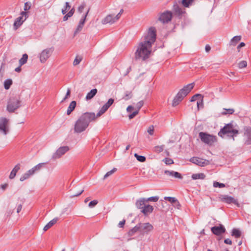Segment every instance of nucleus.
I'll return each mask as SVG.
<instances>
[{
  "label": "nucleus",
  "mask_w": 251,
  "mask_h": 251,
  "mask_svg": "<svg viewBox=\"0 0 251 251\" xmlns=\"http://www.w3.org/2000/svg\"><path fill=\"white\" fill-rule=\"evenodd\" d=\"M155 40L156 29L154 27H151L147 34L144 36V40L137 47L135 53V59L144 61L148 58L151 53L152 45Z\"/></svg>",
  "instance_id": "1"
},
{
  "label": "nucleus",
  "mask_w": 251,
  "mask_h": 251,
  "mask_svg": "<svg viewBox=\"0 0 251 251\" xmlns=\"http://www.w3.org/2000/svg\"><path fill=\"white\" fill-rule=\"evenodd\" d=\"M97 117L93 112H86L82 114L75 122L74 132L80 133L87 128L90 123L94 121Z\"/></svg>",
  "instance_id": "2"
},
{
  "label": "nucleus",
  "mask_w": 251,
  "mask_h": 251,
  "mask_svg": "<svg viewBox=\"0 0 251 251\" xmlns=\"http://www.w3.org/2000/svg\"><path fill=\"white\" fill-rule=\"evenodd\" d=\"M239 134V130L236 125L233 123L226 124L218 132V135L222 138L226 135L228 137L232 138L234 140V137Z\"/></svg>",
  "instance_id": "3"
},
{
  "label": "nucleus",
  "mask_w": 251,
  "mask_h": 251,
  "mask_svg": "<svg viewBox=\"0 0 251 251\" xmlns=\"http://www.w3.org/2000/svg\"><path fill=\"white\" fill-rule=\"evenodd\" d=\"M20 106L21 100L19 98L12 97L8 100L6 109L9 113H13Z\"/></svg>",
  "instance_id": "4"
},
{
  "label": "nucleus",
  "mask_w": 251,
  "mask_h": 251,
  "mask_svg": "<svg viewBox=\"0 0 251 251\" xmlns=\"http://www.w3.org/2000/svg\"><path fill=\"white\" fill-rule=\"evenodd\" d=\"M199 136L202 142L210 146H212L215 142H217L216 136L206 132H200Z\"/></svg>",
  "instance_id": "5"
},
{
  "label": "nucleus",
  "mask_w": 251,
  "mask_h": 251,
  "mask_svg": "<svg viewBox=\"0 0 251 251\" xmlns=\"http://www.w3.org/2000/svg\"><path fill=\"white\" fill-rule=\"evenodd\" d=\"M54 50L53 47L47 48L42 51L39 54L40 61L41 63H45L51 56Z\"/></svg>",
  "instance_id": "6"
},
{
  "label": "nucleus",
  "mask_w": 251,
  "mask_h": 251,
  "mask_svg": "<svg viewBox=\"0 0 251 251\" xmlns=\"http://www.w3.org/2000/svg\"><path fill=\"white\" fill-rule=\"evenodd\" d=\"M172 10L174 15L179 19L181 18L183 15L185 14V9L182 8L176 1L174 2Z\"/></svg>",
  "instance_id": "7"
},
{
  "label": "nucleus",
  "mask_w": 251,
  "mask_h": 251,
  "mask_svg": "<svg viewBox=\"0 0 251 251\" xmlns=\"http://www.w3.org/2000/svg\"><path fill=\"white\" fill-rule=\"evenodd\" d=\"M172 16V12L167 10L160 13L158 20L163 24L168 23L171 21Z\"/></svg>",
  "instance_id": "8"
},
{
  "label": "nucleus",
  "mask_w": 251,
  "mask_h": 251,
  "mask_svg": "<svg viewBox=\"0 0 251 251\" xmlns=\"http://www.w3.org/2000/svg\"><path fill=\"white\" fill-rule=\"evenodd\" d=\"M8 122L9 120L6 118H0V131L4 135L9 132Z\"/></svg>",
  "instance_id": "9"
},
{
  "label": "nucleus",
  "mask_w": 251,
  "mask_h": 251,
  "mask_svg": "<svg viewBox=\"0 0 251 251\" xmlns=\"http://www.w3.org/2000/svg\"><path fill=\"white\" fill-rule=\"evenodd\" d=\"M69 150L68 146H63L58 148L56 151L52 154L51 159L55 160L60 158L63 155Z\"/></svg>",
  "instance_id": "10"
},
{
  "label": "nucleus",
  "mask_w": 251,
  "mask_h": 251,
  "mask_svg": "<svg viewBox=\"0 0 251 251\" xmlns=\"http://www.w3.org/2000/svg\"><path fill=\"white\" fill-rule=\"evenodd\" d=\"M21 15V16L18 17L14 22L13 25L15 30L22 25L24 20H25L27 17V13L26 12H22Z\"/></svg>",
  "instance_id": "11"
},
{
  "label": "nucleus",
  "mask_w": 251,
  "mask_h": 251,
  "mask_svg": "<svg viewBox=\"0 0 251 251\" xmlns=\"http://www.w3.org/2000/svg\"><path fill=\"white\" fill-rule=\"evenodd\" d=\"M140 233L144 235L148 234L153 229V226L149 223H140Z\"/></svg>",
  "instance_id": "12"
},
{
  "label": "nucleus",
  "mask_w": 251,
  "mask_h": 251,
  "mask_svg": "<svg viewBox=\"0 0 251 251\" xmlns=\"http://www.w3.org/2000/svg\"><path fill=\"white\" fill-rule=\"evenodd\" d=\"M114 102V100L113 99H109L107 102L104 104L102 107L100 108V109L99 110L98 113H97V115L96 116L97 117H100L102 114L104 113L109 108V107Z\"/></svg>",
  "instance_id": "13"
},
{
  "label": "nucleus",
  "mask_w": 251,
  "mask_h": 251,
  "mask_svg": "<svg viewBox=\"0 0 251 251\" xmlns=\"http://www.w3.org/2000/svg\"><path fill=\"white\" fill-rule=\"evenodd\" d=\"M212 232L216 235H220L226 231V228L223 225L220 224L219 226H214L211 228Z\"/></svg>",
  "instance_id": "14"
},
{
  "label": "nucleus",
  "mask_w": 251,
  "mask_h": 251,
  "mask_svg": "<svg viewBox=\"0 0 251 251\" xmlns=\"http://www.w3.org/2000/svg\"><path fill=\"white\" fill-rule=\"evenodd\" d=\"M195 85L194 83H191L187 84L183 88H182L179 92L182 94L183 96H186L191 91V90L194 88Z\"/></svg>",
  "instance_id": "15"
},
{
  "label": "nucleus",
  "mask_w": 251,
  "mask_h": 251,
  "mask_svg": "<svg viewBox=\"0 0 251 251\" xmlns=\"http://www.w3.org/2000/svg\"><path fill=\"white\" fill-rule=\"evenodd\" d=\"M46 164V163H41L37 164V165H36L35 166H34V167H33L32 168L28 171L29 175H30L31 176L33 175L35 173L39 171L43 167L45 166Z\"/></svg>",
  "instance_id": "16"
},
{
  "label": "nucleus",
  "mask_w": 251,
  "mask_h": 251,
  "mask_svg": "<svg viewBox=\"0 0 251 251\" xmlns=\"http://www.w3.org/2000/svg\"><path fill=\"white\" fill-rule=\"evenodd\" d=\"M88 12H89V10L87 11V12L86 13V14L83 16L82 18L80 20L79 24L77 25V27L75 32V34H76V33H77L78 32H79V31H80L82 30V29L83 27L84 24L85 23V22L86 18L87 16Z\"/></svg>",
  "instance_id": "17"
},
{
  "label": "nucleus",
  "mask_w": 251,
  "mask_h": 251,
  "mask_svg": "<svg viewBox=\"0 0 251 251\" xmlns=\"http://www.w3.org/2000/svg\"><path fill=\"white\" fill-rule=\"evenodd\" d=\"M190 161L200 166H204L208 163H206V160L198 157H192Z\"/></svg>",
  "instance_id": "18"
},
{
  "label": "nucleus",
  "mask_w": 251,
  "mask_h": 251,
  "mask_svg": "<svg viewBox=\"0 0 251 251\" xmlns=\"http://www.w3.org/2000/svg\"><path fill=\"white\" fill-rule=\"evenodd\" d=\"M164 173L165 174L168 176H173L176 178L182 179L183 178L181 175L177 172H175L174 171L165 170L164 171Z\"/></svg>",
  "instance_id": "19"
},
{
  "label": "nucleus",
  "mask_w": 251,
  "mask_h": 251,
  "mask_svg": "<svg viewBox=\"0 0 251 251\" xmlns=\"http://www.w3.org/2000/svg\"><path fill=\"white\" fill-rule=\"evenodd\" d=\"M185 96L181 94H180L179 92L176 95V96L175 97L173 103V106H176L179 104V103L183 99Z\"/></svg>",
  "instance_id": "20"
},
{
  "label": "nucleus",
  "mask_w": 251,
  "mask_h": 251,
  "mask_svg": "<svg viewBox=\"0 0 251 251\" xmlns=\"http://www.w3.org/2000/svg\"><path fill=\"white\" fill-rule=\"evenodd\" d=\"M153 207L149 204L144 205V207L141 210V212L144 214V215L147 216L149 214L152 212L153 210Z\"/></svg>",
  "instance_id": "21"
},
{
  "label": "nucleus",
  "mask_w": 251,
  "mask_h": 251,
  "mask_svg": "<svg viewBox=\"0 0 251 251\" xmlns=\"http://www.w3.org/2000/svg\"><path fill=\"white\" fill-rule=\"evenodd\" d=\"M146 202H147L146 198H140L136 201L135 205L137 208L142 210L144 205H146Z\"/></svg>",
  "instance_id": "22"
},
{
  "label": "nucleus",
  "mask_w": 251,
  "mask_h": 251,
  "mask_svg": "<svg viewBox=\"0 0 251 251\" xmlns=\"http://www.w3.org/2000/svg\"><path fill=\"white\" fill-rule=\"evenodd\" d=\"M245 135L247 137L246 143L247 145L251 144V127H246L245 128Z\"/></svg>",
  "instance_id": "23"
},
{
  "label": "nucleus",
  "mask_w": 251,
  "mask_h": 251,
  "mask_svg": "<svg viewBox=\"0 0 251 251\" xmlns=\"http://www.w3.org/2000/svg\"><path fill=\"white\" fill-rule=\"evenodd\" d=\"M222 200L223 201L227 203H236V201L232 197L227 195H223L222 197Z\"/></svg>",
  "instance_id": "24"
},
{
  "label": "nucleus",
  "mask_w": 251,
  "mask_h": 251,
  "mask_svg": "<svg viewBox=\"0 0 251 251\" xmlns=\"http://www.w3.org/2000/svg\"><path fill=\"white\" fill-rule=\"evenodd\" d=\"M102 24H113L115 22L114 15L112 14H110L107 15L104 19L102 20Z\"/></svg>",
  "instance_id": "25"
},
{
  "label": "nucleus",
  "mask_w": 251,
  "mask_h": 251,
  "mask_svg": "<svg viewBox=\"0 0 251 251\" xmlns=\"http://www.w3.org/2000/svg\"><path fill=\"white\" fill-rule=\"evenodd\" d=\"M20 165L19 164H17L14 168L13 169V170L11 171V173L9 176V178L10 179H13L16 176L17 172L20 170Z\"/></svg>",
  "instance_id": "26"
},
{
  "label": "nucleus",
  "mask_w": 251,
  "mask_h": 251,
  "mask_svg": "<svg viewBox=\"0 0 251 251\" xmlns=\"http://www.w3.org/2000/svg\"><path fill=\"white\" fill-rule=\"evenodd\" d=\"M58 220V218H55L53 219L52 220L50 221L44 227V230L47 231L53 225H54L57 221Z\"/></svg>",
  "instance_id": "27"
},
{
  "label": "nucleus",
  "mask_w": 251,
  "mask_h": 251,
  "mask_svg": "<svg viewBox=\"0 0 251 251\" xmlns=\"http://www.w3.org/2000/svg\"><path fill=\"white\" fill-rule=\"evenodd\" d=\"M76 105V102L75 101H72L69 104V106L68 108L67 111V114L68 115H70L72 112H73L75 109Z\"/></svg>",
  "instance_id": "28"
},
{
  "label": "nucleus",
  "mask_w": 251,
  "mask_h": 251,
  "mask_svg": "<svg viewBox=\"0 0 251 251\" xmlns=\"http://www.w3.org/2000/svg\"><path fill=\"white\" fill-rule=\"evenodd\" d=\"M98 91L97 89L91 90L86 95V100H89L92 99L97 94Z\"/></svg>",
  "instance_id": "29"
},
{
  "label": "nucleus",
  "mask_w": 251,
  "mask_h": 251,
  "mask_svg": "<svg viewBox=\"0 0 251 251\" xmlns=\"http://www.w3.org/2000/svg\"><path fill=\"white\" fill-rule=\"evenodd\" d=\"M196 0H181L179 2H181L184 7H189L192 5L193 2Z\"/></svg>",
  "instance_id": "30"
},
{
  "label": "nucleus",
  "mask_w": 251,
  "mask_h": 251,
  "mask_svg": "<svg viewBox=\"0 0 251 251\" xmlns=\"http://www.w3.org/2000/svg\"><path fill=\"white\" fill-rule=\"evenodd\" d=\"M205 177V175L203 173L194 174L192 175V178L196 179H203Z\"/></svg>",
  "instance_id": "31"
},
{
  "label": "nucleus",
  "mask_w": 251,
  "mask_h": 251,
  "mask_svg": "<svg viewBox=\"0 0 251 251\" xmlns=\"http://www.w3.org/2000/svg\"><path fill=\"white\" fill-rule=\"evenodd\" d=\"M12 83L13 81L11 79H7L5 80L3 83L4 88L6 90H8L10 88Z\"/></svg>",
  "instance_id": "32"
},
{
  "label": "nucleus",
  "mask_w": 251,
  "mask_h": 251,
  "mask_svg": "<svg viewBox=\"0 0 251 251\" xmlns=\"http://www.w3.org/2000/svg\"><path fill=\"white\" fill-rule=\"evenodd\" d=\"M138 231H139L140 232V224H137L133 228H132L131 230H130L129 231V235L132 236L135 232H136Z\"/></svg>",
  "instance_id": "33"
},
{
  "label": "nucleus",
  "mask_w": 251,
  "mask_h": 251,
  "mask_svg": "<svg viewBox=\"0 0 251 251\" xmlns=\"http://www.w3.org/2000/svg\"><path fill=\"white\" fill-rule=\"evenodd\" d=\"M28 59V55L27 54L25 53L23 55L22 57L19 60V64L20 66L25 64L27 62Z\"/></svg>",
  "instance_id": "34"
},
{
  "label": "nucleus",
  "mask_w": 251,
  "mask_h": 251,
  "mask_svg": "<svg viewBox=\"0 0 251 251\" xmlns=\"http://www.w3.org/2000/svg\"><path fill=\"white\" fill-rule=\"evenodd\" d=\"M231 235L235 238H239L241 235V231L236 228H233L232 230Z\"/></svg>",
  "instance_id": "35"
},
{
  "label": "nucleus",
  "mask_w": 251,
  "mask_h": 251,
  "mask_svg": "<svg viewBox=\"0 0 251 251\" xmlns=\"http://www.w3.org/2000/svg\"><path fill=\"white\" fill-rule=\"evenodd\" d=\"M164 149V145L157 146L154 148L153 151L156 153L162 152Z\"/></svg>",
  "instance_id": "36"
},
{
  "label": "nucleus",
  "mask_w": 251,
  "mask_h": 251,
  "mask_svg": "<svg viewBox=\"0 0 251 251\" xmlns=\"http://www.w3.org/2000/svg\"><path fill=\"white\" fill-rule=\"evenodd\" d=\"M134 156L138 161L141 162H144L146 161V157L144 156L139 155L137 153H135Z\"/></svg>",
  "instance_id": "37"
},
{
  "label": "nucleus",
  "mask_w": 251,
  "mask_h": 251,
  "mask_svg": "<svg viewBox=\"0 0 251 251\" xmlns=\"http://www.w3.org/2000/svg\"><path fill=\"white\" fill-rule=\"evenodd\" d=\"M31 175H29L28 171H27L20 177V180L23 181L25 180L28 178Z\"/></svg>",
  "instance_id": "38"
},
{
  "label": "nucleus",
  "mask_w": 251,
  "mask_h": 251,
  "mask_svg": "<svg viewBox=\"0 0 251 251\" xmlns=\"http://www.w3.org/2000/svg\"><path fill=\"white\" fill-rule=\"evenodd\" d=\"M241 39V37L240 36H235L232 38L231 40V42L234 44H236L238 42H239Z\"/></svg>",
  "instance_id": "39"
},
{
  "label": "nucleus",
  "mask_w": 251,
  "mask_h": 251,
  "mask_svg": "<svg viewBox=\"0 0 251 251\" xmlns=\"http://www.w3.org/2000/svg\"><path fill=\"white\" fill-rule=\"evenodd\" d=\"M224 110L226 111V112H225V111L223 112H222L223 115H226L227 114H232L234 112V110L232 108H229V109L224 108Z\"/></svg>",
  "instance_id": "40"
},
{
  "label": "nucleus",
  "mask_w": 251,
  "mask_h": 251,
  "mask_svg": "<svg viewBox=\"0 0 251 251\" xmlns=\"http://www.w3.org/2000/svg\"><path fill=\"white\" fill-rule=\"evenodd\" d=\"M165 200H167L170 201L172 203H174L175 202H176V200H177L176 198L171 197H165L164 198Z\"/></svg>",
  "instance_id": "41"
},
{
  "label": "nucleus",
  "mask_w": 251,
  "mask_h": 251,
  "mask_svg": "<svg viewBox=\"0 0 251 251\" xmlns=\"http://www.w3.org/2000/svg\"><path fill=\"white\" fill-rule=\"evenodd\" d=\"M247 63L246 61H241L238 64V67L240 69H242L247 67Z\"/></svg>",
  "instance_id": "42"
},
{
  "label": "nucleus",
  "mask_w": 251,
  "mask_h": 251,
  "mask_svg": "<svg viewBox=\"0 0 251 251\" xmlns=\"http://www.w3.org/2000/svg\"><path fill=\"white\" fill-rule=\"evenodd\" d=\"M158 200H159V197L154 196V197H151L146 199V201H147V202L149 201L156 202Z\"/></svg>",
  "instance_id": "43"
},
{
  "label": "nucleus",
  "mask_w": 251,
  "mask_h": 251,
  "mask_svg": "<svg viewBox=\"0 0 251 251\" xmlns=\"http://www.w3.org/2000/svg\"><path fill=\"white\" fill-rule=\"evenodd\" d=\"M81 60H82V57L76 56L74 61L73 65L74 66H76V65L79 64L80 63V62L81 61Z\"/></svg>",
  "instance_id": "44"
},
{
  "label": "nucleus",
  "mask_w": 251,
  "mask_h": 251,
  "mask_svg": "<svg viewBox=\"0 0 251 251\" xmlns=\"http://www.w3.org/2000/svg\"><path fill=\"white\" fill-rule=\"evenodd\" d=\"M213 186L214 187L224 188L225 187V184L224 183H219L218 182H214Z\"/></svg>",
  "instance_id": "45"
},
{
  "label": "nucleus",
  "mask_w": 251,
  "mask_h": 251,
  "mask_svg": "<svg viewBox=\"0 0 251 251\" xmlns=\"http://www.w3.org/2000/svg\"><path fill=\"white\" fill-rule=\"evenodd\" d=\"M117 169L116 168H113L112 170L106 173V174L104 176V179L106 178L108 176H109L110 175H111L113 173H114L115 171H116Z\"/></svg>",
  "instance_id": "46"
},
{
  "label": "nucleus",
  "mask_w": 251,
  "mask_h": 251,
  "mask_svg": "<svg viewBox=\"0 0 251 251\" xmlns=\"http://www.w3.org/2000/svg\"><path fill=\"white\" fill-rule=\"evenodd\" d=\"M163 161L165 162V163L167 165H171L174 163V161L171 158H165Z\"/></svg>",
  "instance_id": "47"
},
{
  "label": "nucleus",
  "mask_w": 251,
  "mask_h": 251,
  "mask_svg": "<svg viewBox=\"0 0 251 251\" xmlns=\"http://www.w3.org/2000/svg\"><path fill=\"white\" fill-rule=\"evenodd\" d=\"M98 203V201L97 200H93L90 201L88 204L89 207L90 208H93L95 207Z\"/></svg>",
  "instance_id": "48"
},
{
  "label": "nucleus",
  "mask_w": 251,
  "mask_h": 251,
  "mask_svg": "<svg viewBox=\"0 0 251 251\" xmlns=\"http://www.w3.org/2000/svg\"><path fill=\"white\" fill-rule=\"evenodd\" d=\"M132 97L131 93V92H126V95H125L124 97L123 98L124 100H127L129 99H130Z\"/></svg>",
  "instance_id": "49"
},
{
  "label": "nucleus",
  "mask_w": 251,
  "mask_h": 251,
  "mask_svg": "<svg viewBox=\"0 0 251 251\" xmlns=\"http://www.w3.org/2000/svg\"><path fill=\"white\" fill-rule=\"evenodd\" d=\"M148 132L151 135H152L154 132V127L153 126H151L148 129Z\"/></svg>",
  "instance_id": "50"
},
{
  "label": "nucleus",
  "mask_w": 251,
  "mask_h": 251,
  "mask_svg": "<svg viewBox=\"0 0 251 251\" xmlns=\"http://www.w3.org/2000/svg\"><path fill=\"white\" fill-rule=\"evenodd\" d=\"M143 104H144L143 101L141 100V101H140L139 102H138L137 103L136 106V108H137V110L139 111L140 108L143 106Z\"/></svg>",
  "instance_id": "51"
},
{
  "label": "nucleus",
  "mask_w": 251,
  "mask_h": 251,
  "mask_svg": "<svg viewBox=\"0 0 251 251\" xmlns=\"http://www.w3.org/2000/svg\"><path fill=\"white\" fill-rule=\"evenodd\" d=\"M86 4L85 3H83L81 4L78 8V11L79 13H82L84 10V7H85Z\"/></svg>",
  "instance_id": "52"
},
{
  "label": "nucleus",
  "mask_w": 251,
  "mask_h": 251,
  "mask_svg": "<svg viewBox=\"0 0 251 251\" xmlns=\"http://www.w3.org/2000/svg\"><path fill=\"white\" fill-rule=\"evenodd\" d=\"M31 7V3L30 2H26L25 3L24 5V10L26 11L30 9Z\"/></svg>",
  "instance_id": "53"
},
{
  "label": "nucleus",
  "mask_w": 251,
  "mask_h": 251,
  "mask_svg": "<svg viewBox=\"0 0 251 251\" xmlns=\"http://www.w3.org/2000/svg\"><path fill=\"white\" fill-rule=\"evenodd\" d=\"M201 95L196 94L194 95L191 99V101H195L197 100L198 98H201Z\"/></svg>",
  "instance_id": "54"
},
{
  "label": "nucleus",
  "mask_w": 251,
  "mask_h": 251,
  "mask_svg": "<svg viewBox=\"0 0 251 251\" xmlns=\"http://www.w3.org/2000/svg\"><path fill=\"white\" fill-rule=\"evenodd\" d=\"M138 112H139V111L136 110L135 111H134L133 112H132L131 114H130L129 115V118L130 119L133 118L136 115L138 114Z\"/></svg>",
  "instance_id": "55"
},
{
  "label": "nucleus",
  "mask_w": 251,
  "mask_h": 251,
  "mask_svg": "<svg viewBox=\"0 0 251 251\" xmlns=\"http://www.w3.org/2000/svg\"><path fill=\"white\" fill-rule=\"evenodd\" d=\"M173 205L177 209H179L181 207V205L178 200H176V202H175L174 203H173Z\"/></svg>",
  "instance_id": "56"
},
{
  "label": "nucleus",
  "mask_w": 251,
  "mask_h": 251,
  "mask_svg": "<svg viewBox=\"0 0 251 251\" xmlns=\"http://www.w3.org/2000/svg\"><path fill=\"white\" fill-rule=\"evenodd\" d=\"M71 13H67L66 14L64 15L63 18V21H67L69 18L71 17L72 16L70 15Z\"/></svg>",
  "instance_id": "57"
},
{
  "label": "nucleus",
  "mask_w": 251,
  "mask_h": 251,
  "mask_svg": "<svg viewBox=\"0 0 251 251\" xmlns=\"http://www.w3.org/2000/svg\"><path fill=\"white\" fill-rule=\"evenodd\" d=\"M64 8L66 10V11H68L71 8V5H70L68 2H65V5L64 7Z\"/></svg>",
  "instance_id": "58"
},
{
  "label": "nucleus",
  "mask_w": 251,
  "mask_h": 251,
  "mask_svg": "<svg viewBox=\"0 0 251 251\" xmlns=\"http://www.w3.org/2000/svg\"><path fill=\"white\" fill-rule=\"evenodd\" d=\"M126 221L125 220H123L122 221H120V223L118 224V226L119 227H123L124 226L125 224Z\"/></svg>",
  "instance_id": "59"
},
{
  "label": "nucleus",
  "mask_w": 251,
  "mask_h": 251,
  "mask_svg": "<svg viewBox=\"0 0 251 251\" xmlns=\"http://www.w3.org/2000/svg\"><path fill=\"white\" fill-rule=\"evenodd\" d=\"M224 243L226 244L231 245L232 241L230 239L227 238V239H225Z\"/></svg>",
  "instance_id": "60"
},
{
  "label": "nucleus",
  "mask_w": 251,
  "mask_h": 251,
  "mask_svg": "<svg viewBox=\"0 0 251 251\" xmlns=\"http://www.w3.org/2000/svg\"><path fill=\"white\" fill-rule=\"evenodd\" d=\"M84 191V190H81L79 192L77 193V194H74L73 195H72V197H77V196H79L80 195H81L83 192Z\"/></svg>",
  "instance_id": "61"
},
{
  "label": "nucleus",
  "mask_w": 251,
  "mask_h": 251,
  "mask_svg": "<svg viewBox=\"0 0 251 251\" xmlns=\"http://www.w3.org/2000/svg\"><path fill=\"white\" fill-rule=\"evenodd\" d=\"M121 16V13H118L116 16L114 15L115 21L116 22L117 21H118L120 18Z\"/></svg>",
  "instance_id": "62"
},
{
  "label": "nucleus",
  "mask_w": 251,
  "mask_h": 251,
  "mask_svg": "<svg viewBox=\"0 0 251 251\" xmlns=\"http://www.w3.org/2000/svg\"><path fill=\"white\" fill-rule=\"evenodd\" d=\"M197 107H198V109H199L200 106H201V107L203 106V102H202V100L197 101Z\"/></svg>",
  "instance_id": "63"
},
{
  "label": "nucleus",
  "mask_w": 251,
  "mask_h": 251,
  "mask_svg": "<svg viewBox=\"0 0 251 251\" xmlns=\"http://www.w3.org/2000/svg\"><path fill=\"white\" fill-rule=\"evenodd\" d=\"M206 52H209L211 50V47L209 45H206L205 48Z\"/></svg>",
  "instance_id": "64"
}]
</instances>
